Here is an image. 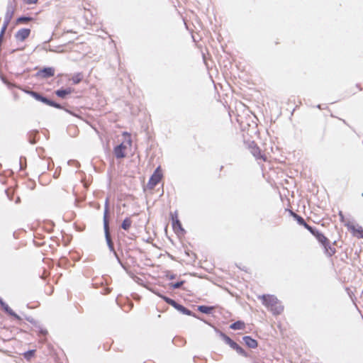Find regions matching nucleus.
<instances>
[{"mask_svg": "<svg viewBox=\"0 0 363 363\" xmlns=\"http://www.w3.org/2000/svg\"><path fill=\"white\" fill-rule=\"evenodd\" d=\"M160 297L168 304L171 305L174 308H175L177 310L182 313L183 314L187 315H191L192 313L191 311H189L188 308H185L182 305H180L177 303L174 300L168 298L164 296H160Z\"/></svg>", "mask_w": 363, "mask_h": 363, "instance_id": "6e6552de", "label": "nucleus"}, {"mask_svg": "<svg viewBox=\"0 0 363 363\" xmlns=\"http://www.w3.org/2000/svg\"><path fill=\"white\" fill-rule=\"evenodd\" d=\"M223 339H224L225 343L228 344L233 350H235V348L238 345V343H236L235 341H233L230 337H229L227 335H223Z\"/></svg>", "mask_w": 363, "mask_h": 363, "instance_id": "b1692460", "label": "nucleus"}, {"mask_svg": "<svg viewBox=\"0 0 363 363\" xmlns=\"http://www.w3.org/2000/svg\"><path fill=\"white\" fill-rule=\"evenodd\" d=\"M28 94H30L31 96H33L36 100L40 101L50 106L55 107V108H59V109L62 108V106L60 104H57L55 101L48 99L47 98L41 96L40 94H38L35 91H28Z\"/></svg>", "mask_w": 363, "mask_h": 363, "instance_id": "0eeeda50", "label": "nucleus"}, {"mask_svg": "<svg viewBox=\"0 0 363 363\" xmlns=\"http://www.w3.org/2000/svg\"><path fill=\"white\" fill-rule=\"evenodd\" d=\"M82 79H83V74H82V73H80V72L74 74L70 79V80L72 82V83L74 84H77L80 83L82 81Z\"/></svg>", "mask_w": 363, "mask_h": 363, "instance_id": "412c9836", "label": "nucleus"}, {"mask_svg": "<svg viewBox=\"0 0 363 363\" xmlns=\"http://www.w3.org/2000/svg\"><path fill=\"white\" fill-rule=\"evenodd\" d=\"M38 0H26V3L28 4H36Z\"/></svg>", "mask_w": 363, "mask_h": 363, "instance_id": "cd10ccee", "label": "nucleus"}, {"mask_svg": "<svg viewBox=\"0 0 363 363\" xmlns=\"http://www.w3.org/2000/svg\"><path fill=\"white\" fill-rule=\"evenodd\" d=\"M33 20L31 17L21 16L16 19V23L18 24H24L28 23Z\"/></svg>", "mask_w": 363, "mask_h": 363, "instance_id": "5701e85b", "label": "nucleus"}, {"mask_svg": "<svg viewBox=\"0 0 363 363\" xmlns=\"http://www.w3.org/2000/svg\"><path fill=\"white\" fill-rule=\"evenodd\" d=\"M40 333L45 335L48 334V331L46 330H41Z\"/></svg>", "mask_w": 363, "mask_h": 363, "instance_id": "c756f323", "label": "nucleus"}, {"mask_svg": "<svg viewBox=\"0 0 363 363\" xmlns=\"http://www.w3.org/2000/svg\"><path fill=\"white\" fill-rule=\"evenodd\" d=\"M325 249V253L329 256L332 257L336 253V250L335 247H332L330 244V242L327 243V245H325L324 246Z\"/></svg>", "mask_w": 363, "mask_h": 363, "instance_id": "f3484780", "label": "nucleus"}, {"mask_svg": "<svg viewBox=\"0 0 363 363\" xmlns=\"http://www.w3.org/2000/svg\"><path fill=\"white\" fill-rule=\"evenodd\" d=\"M309 232L315 237V238L323 245V246L327 245V243L330 241L328 238L325 237L322 233L314 229L313 228H312Z\"/></svg>", "mask_w": 363, "mask_h": 363, "instance_id": "9b49d317", "label": "nucleus"}, {"mask_svg": "<svg viewBox=\"0 0 363 363\" xmlns=\"http://www.w3.org/2000/svg\"><path fill=\"white\" fill-rule=\"evenodd\" d=\"M74 92V89L69 87L65 89H58L55 91V94L61 98V99H65L67 96L72 94Z\"/></svg>", "mask_w": 363, "mask_h": 363, "instance_id": "ddd939ff", "label": "nucleus"}, {"mask_svg": "<svg viewBox=\"0 0 363 363\" xmlns=\"http://www.w3.org/2000/svg\"><path fill=\"white\" fill-rule=\"evenodd\" d=\"M108 210L106 209L104 218V230L106 234V238L108 243H111L110 233H109V227H108V221L107 218Z\"/></svg>", "mask_w": 363, "mask_h": 363, "instance_id": "4468645a", "label": "nucleus"}, {"mask_svg": "<svg viewBox=\"0 0 363 363\" xmlns=\"http://www.w3.org/2000/svg\"><path fill=\"white\" fill-rule=\"evenodd\" d=\"M124 140L118 145L114 147L113 152L117 158H123L126 155V150L132 146V139L130 133H123Z\"/></svg>", "mask_w": 363, "mask_h": 363, "instance_id": "f03ea898", "label": "nucleus"}, {"mask_svg": "<svg viewBox=\"0 0 363 363\" xmlns=\"http://www.w3.org/2000/svg\"><path fill=\"white\" fill-rule=\"evenodd\" d=\"M182 285V283H177L174 284V288H179Z\"/></svg>", "mask_w": 363, "mask_h": 363, "instance_id": "7c9ffc66", "label": "nucleus"}, {"mask_svg": "<svg viewBox=\"0 0 363 363\" xmlns=\"http://www.w3.org/2000/svg\"><path fill=\"white\" fill-rule=\"evenodd\" d=\"M0 303H1V306L2 307V308L4 310V311L6 313H7L9 315H10L11 316H13V318H15L17 320H21V317L19 315H18L9 306L8 304H6V303L3 302V301H0Z\"/></svg>", "mask_w": 363, "mask_h": 363, "instance_id": "2eb2a0df", "label": "nucleus"}, {"mask_svg": "<svg viewBox=\"0 0 363 363\" xmlns=\"http://www.w3.org/2000/svg\"><path fill=\"white\" fill-rule=\"evenodd\" d=\"M132 225V220L130 218H126L123 220L121 228L125 230H128Z\"/></svg>", "mask_w": 363, "mask_h": 363, "instance_id": "4be33fe9", "label": "nucleus"}, {"mask_svg": "<svg viewBox=\"0 0 363 363\" xmlns=\"http://www.w3.org/2000/svg\"><path fill=\"white\" fill-rule=\"evenodd\" d=\"M243 341L245 343V345L249 347L250 348H256L258 346V342L256 340L252 338L250 336H245L243 337Z\"/></svg>", "mask_w": 363, "mask_h": 363, "instance_id": "dca6fc26", "label": "nucleus"}, {"mask_svg": "<svg viewBox=\"0 0 363 363\" xmlns=\"http://www.w3.org/2000/svg\"><path fill=\"white\" fill-rule=\"evenodd\" d=\"M67 33H73L72 30H69V31H67ZM74 33H76V32H74Z\"/></svg>", "mask_w": 363, "mask_h": 363, "instance_id": "2f4dec72", "label": "nucleus"}, {"mask_svg": "<svg viewBox=\"0 0 363 363\" xmlns=\"http://www.w3.org/2000/svg\"><path fill=\"white\" fill-rule=\"evenodd\" d=\"M232 330H244L245 328V323L242 320H238L230 325Z\"/></svg>", "mask_w": 363, "mask_h": 363, "instance_id": "a211bd4d", "label": "nucleus"}, {"mask_svg": "<svg viewBox=\"0 0 363 363\" xmlns=\"http://www.w3.org/2000/svg\"><path fill=\"white\" fill-rule=\"evenodd\" d=\"M262 304L274 315H280L284 311V306L274 295L264 294L259 296Z\"/></svg>", "mask_w": 363, "mask_h": 363, "instance_id": "f257e3e1", "label": "nucleus"}, {"mask_svg": "<svg viewBox=\"0 0 363 363\" xmlns=\"http://www.w3.org/2000/svg\"><path fill=\"white\" fill-rule=\"evenodd\" d=\"M35 352L36 350H28L26 352H24L23 354V356L24 357L25 359H26L27 360H30V359L35 356Z\"/></svg>", "mask_w": 363, "mask_h": 363, "instance_id": "393cba45", "label": "nucleus"}, {"mask_svg": "<svg viewBox=\"0 0 363 363\" xmlns=\"http://www.w3.org/2000/svg\"><path fill=\"white\" fill-rule=\"evenodd\" d=\"M16 9L13 6H10L7 8V11L5 14L4 25L1 28L0 33V40L3 38L9 24L10 23L12 18L13 17Z\"/></svg>", "mask_w": 363, "mask_h": 363, "instance_id": "20e7f679", "label": "nucleus"}, {"mask_svg": "<svg viewBox=\"0 0 363 363\" xmlns=\"http://www.w3.org/2000/svg\"><path fill=\"white\" fill-rule=\"evenodd\" d=\"M30 32L31 30L29 28H21L15 34V38L18 42H23L29 37Z\"/></svg>", "mask_w": 363, "mask_h": 363, "instance_id": "9d476101", "label": "nucleus"}, {"mask_svg": "<svg viewBox=\"0 0 363 363\" xmlns=\"http://www.w3.org/2000/svg\"><path fill=\"white\" fill-rule=\"evenodd\" d=\"M345 226L354 237L357 238H363V228L361 225L354 224L350 221H347L345 223Z\"/></svg>", "mask_w": 363, "mask_h": 363, "instance_id": "423d86ee", "label": "nucleus"}, {"mask_svg": "<svg viewBox=\"0 0 363 363\" xmlns=\"http://www.w3.org/2000/svg\"><path fill=\"white\" fill-rule=\"evenodd\" d=\"M289 213L291 216H293L294 218H295V216H298V214H296V213H294V211H292L291 210H289Z\"/></svg>", "mask_w": 363, "mask_h": 363, "instance_id": "c85d7f7f", "label": "nucleus"}, {"mask_svg": "<svg viewBox=\"0 0 363 363\" xmlns=\"http://www.w3.org/2000/svg\"><path fill=\"white\" fill-rule=\"evenodd\" d=\"M294 219L297 221V223L299 225H303L308 231H310L311 230L312 227L311 225H308L306 223V221L304 220V219L301 216H300L299 215L296 216Z\"/></svg>", "mask_w": 363, "mask_h": 363, "instance_id": "6ab92c4d", "label": "nucleus"}, {"mask_svg": "<svg viewBox=\"0 0 363 363\" xmlns=\"http://www.w3.org/2000/svg\"><path fill=\"white\" fill-rule=\"evenodd\" d=\"M215 307L214 306H199L198 307V310L203 313H206V314H209L211 313L213 310H214Z\"/></svg>", "mask_w": 363, "mask_h": 363, "instance_id": "aec40b11", "label": "nucleus"}, {"mask_svg": "<svg viewBox=\"0 0 363 363\" xmlns=\"http://www.w3.org/2000/svg\"><path fill=\"white\" fill-rule=\"evenodd\" d=\"M235 350L240 355L247 357V353L243 350L242 347H241L239 345H237V347L235 348Z\"/></svg>", "mask_w": 363, "mask_h": 363, "instance_id": "a878e982", "label": "nucleus"}, {"mask_svg": "<svg viewBox=\"0 0 363 363\" xmlns=\"http://www.w3.org/2000/svg\"><path fill=\"white\" fill-rule=\"evenodd\" d=\"M170 216L172 222V228L174 233L177 235L183 234L184 230L182 228L180 220H179L178 212L176 211L174 213H171Z\"/></svg>", "mask_w": 363, "mask_h": 363, "instance_id": "1a4fd4ad", "label": "nucleus"}, {"mask_svg": "<svg viewBox=\"0 0 363 363\" xmlns=\"http://www.w3.org/2000/svg\"><path fill=\"white\" fill-rule=\"evenodd\" d=\"M247 148L259 163L270 162L269 157L267 154L262 151L254 141L249 143Z\"/></svg>", "mask_w": 363, "mask_h": 363, "instance_id": "7ed1b4c3", "label": "nucleus"}, {"mask_svg": "<svg viewBox=\"0 0 363 363\" xmlns=\"http://www.w3.org/2000/svg\"><path fill=\"white\" fill-rule=\"evenodd\" d=\"M338 215H339V217H340V222H342V223H343L345 224V223H347L348 221V220H345V216H344V214H343L342 211H339Z\"/></svg>", "mask_w": 363, "mask_h": 363, "instance_id": "bb28decb", "label": "nucleus"}, {"mask_svg": "<svg viewBox=\"0 0 363 363\" xmlns=\"http://www.w3.org/2000/svg\"><path fill=\"white\" fill-rule=\"evenodd\" d=\"M55 69L52 67H45L38 72V75L42 78H48L54 76Z\"/></svg>", "mask_w": 363, "mask_h": 363, "instance_id": "f8f14e48", "label": "nucleus"}, {"mask_svg": "<svg viewBox=\"0 0 363 363\" xmlns=\"http://www.w3.org/2000/svg\"><path fill=\"white\" fill-rule=\"evenodd\" d=\"M162 172L160 167H158L150 177L147 183V187L150 189H153L156 185H157L162 179Z\"/></svg>", "mask_w": 363, "mask_h": 363, "instance_id": "39448f33", "label": "nucleus"}]
</instances>
